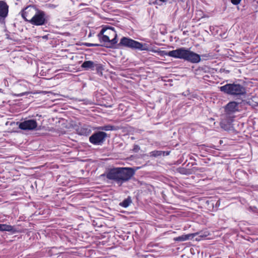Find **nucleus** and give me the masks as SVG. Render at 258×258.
Instances as JSON below:
<instances>
[{
	"instance_id": "nucleus-27",
	"label": "nucleus",
	"mask_w": 258,
	"mask_h": 258,
	"mask_svg": "<svg viewBox=\"0 0 258 258\" xmlns=\"http://www.w3.org/2000/svg\"><path fill=\"white\" fill-rule=\"evenodd\" d=\"M26 94V92L25 93H21V94L17 95V96H23V95H25Z\"/></svg>"
},
{
	"instance_id": "nucleus-16",
	"label": "nucleus",
	"mask_w": 258,
	"mask_h": 258,
	"mask_svg": "<svg viewBox=\"0 0 258 258\" xmlns=\"http://www.w3.org/2000/svg\"><path fill=\"white\" fill-rule=\"evenodd\" d=\"M95 64L94 62L91 60L85 61L81 65V67L86 70L89 69L93 70Z\"/></svg>"
},
{
	"instance_id": "nucleus-14",
	"label": "nucleus",
	"mask_w": 258,
	"mask_h": 258,
	"mask_svg": "<svg viewBox=\"0 0 258 258\" xmlns=\"http://www.w3.org/2000/svg\"><path fill=\"white\" fill-rule=\"evenodd\" d=\"M197 234L198 233L182 235L181 236L174 238V240L176 241H184L188 239L193 238L194 236Z\"/></svg>"
},
{
	"instance_id": "nucleus-10",
	"label": "nucleus",
	"mask_w": 258,
	"mask_h": 258,
	"mask_svg": "<svg viewBox=\"0 0 258 258\" xmlns=\"http://www.w3.org/2000/svg\"><path fill=\"white\" fill-rule=\"evenodd\" d=\"M119 171L120 168L111 169L106 173V177L108 179L114 180L116 183H118Z\"/></svg>"
},
{
	"instance_id": "nucleus-22",
	"label": "nucleus",
	"mask_w": 258,
	"mask_h": 258,
	"mask_svg": "<svg viewBox=\"0 0 258 258\" xmlns=\"http://www.w3.org/2000/svg\"><path fill=\"white\" fill-rule=\"evenodd\" d=\"M231 1L233 4L236 5L240 3L241 0H231Z\"/></svg>"
},
{
	"instance_id": "nucleus-23",
	"label": "nucleus",
	"mask_w": 258,
	"mask_h": 258,
	"mask_svg": "<svg viewBox=\"0 0 258 258\" xmlns=\"http://www.w3.org/2000/svg\"><path fill=\"white\" fill-rule=\"evenodd\" d=\"M157 0H150L149 4L151 5H156Z\"/></svg>"
},
{
	"instance_id": "nucleus-8",
	"label": "nucleus",
	"mask_w": 258,
	"mask_h": 258,
	"mask_svg": "<svg viewBox=\"0 0 258 258\" xmlns=\"http://www.w3.org/2000/svg\"><path fill=\"white\" fill-rule=\"evenodd\" d=\"M37 127V123L34 119H28L20 122L19 127L23 130H35Z\"/></svg>"
},
{
	"instance_id": "nucleus-19",
	"label": "nucleus",
	"mask_w": 258,
	"mask_h": 258,
	"mask_svg": "<svg viewBox=\"0 0 258 258\" xmlns=\"http://www.w3.org/2000/svg\"><path fill=\"white\" fill-rule=\"evenodd\" d=\"M163 152L161 151H153L150 153V156L158 157L161 156Z\"/></svg>"
},
{
	"instance_id": "nucleus-28",
	"label": "nucleus",
	"mask_w": 258,
	"mask_h": 258,
	"mask_svg": "<svg viewBox=\"0 0 258 258\" xmlns=\"http://www.w3.org/2000/svg\"><path fill=\"white\" fill-rule=\"evenodd\" d=\"M257 3L258 4V1H257Z\"/></svg>"
},
{
	"instance_id": "nucleus-1",
	"label": "nucleus",
	"mask_w": 258,
	"mask_h": 258,
	"mask_svg": "<svg viewBox=\"0 0 258 258\" xmlns=\"http://www.w3.org/2000/svg\"><path fill=\"white\" fill-rule=\"evenodd\" d=\"M177 58L183 59L193 63H198L201 61L199 54L184 47L178 48Z\"/></svg>"
},
{
	"instance_id": "nucleus-18",
	"label": "nucleus",
	"mask_w": 258,
	"mask_h": 258,
	"mask_svg": "<svg viewBox=\"0 0 258 258\" xmlns=\"http://www.w3.org/2000/svg\"><path fill=\"white\" fill-rule=\"evenodd\" d=\"M132 203L131 197H128L127 199L124 200L122 202L120 203L119 205L124 208H127Z\"/></svg>"
},
{
	"instance_id": "nucleus-6",
	"label": "nucleus",
	"mask_w": 258,
	"mask_h": 258,
	"mask_svg": "<svg viewBox=\"0 0 258 258\" xmlns=\"http://www.w3.org/2000/svg\"><path fill=\"white\" fill-rule=\"evenodd\" d=\"M29 22L32 25L41 26L47 23V20L45 13L42 11H38L32 19Z\"/></svg>"
},
{
	"instance_id": "nucleus-11",
	"label": "nucleus",
	"mask_w": 258,
	"mask_h": 258,
	"mask_svg": "<svg viewBox=\"0 0 258 258\" xmlns=\"http://www.w3.org/2000/svg\"><path fill=\"white\" fill-rule=\"evenodd\" d=\"M9 11V6L4 1H0V18L5 19Z\"/></svg>"
},
{
	"instance_id": "nucleus-20",
	"label": "nucleus",
	"mask_w": 258,
	"mask_h": 258,
	"mask_svg": "<svg viewBox=\"0 0 258 258\" xmlns=\"http://www.w3.org/2000/svg\"><path fill=\"white\" fill-rule=\"evenodd\" d=\"M168 0H157L156 5L159 6L166 5Z\"/></svg>"
},
{
	"instance_id": "nucleus-13",
	"label": "nucleus",
	"mask_w": 258,
	"mask_h": 258,
	"mask_svg": "<svg viewBox=\"0 0 258 258\" xmlns=\"http://www.w3.org/2000/svg\"><path fill=\"white\" fill-rule=\"evenodd\" d=\"M101 31H105V35H108V37L110 39H112V38H115L116 39H117V34L113 28L104 27L101 29Z\"/></svg>"
},
{
	"instance_id": "nucleus-4",
	"label": "nucleus",
	"mask_w": 258,
	"mask_h": 258,
	"mask_svg": "<svg viewBox=\"0 0 258 258\" xmlns=\"http://www.w3.org/2000/svg\"><path fill=\"white\" fill-rule=\"evenodd\" d=\"M104 31H100L97 35L100 42L102 43L101 44H100V46H103L107 48H113L114 45L117 43V39L115 38L110 39L108 35H105Z\"/></svg>"
},
{
	"instance_id": "nucleus-25",
	"label": "nucleus",
	"mask_w": 258,
	"mask_h": 258,
	"mask_svg": "<svg viewBox=\"0 0 258 258\" xmlns=\"http://www.w3.org/2000/svg\"><path fill=\"white\" fill-rule=\"evenodd\" d=\"M199 237H201V238H204V237H207L209 234H203L202 233H199Z\"/></svg>"
},
{
	"instance_id": "nucleus-21",
	"label": "nucleus",
	"mask_w": 258,
	"mask_h": 258,
	"mask_svg": "<svg viewBox=\"0 0 258 258\" xmlns=\"http://www.w3.org/2000/svg\"><path fill=\"white\" fill-rule=\"evenodd\" d=\"M113 128V127L111 125H106V126L102 127V128H101V129L102 130H104V131H106L112 130Z\"/></svg>"
},
{
	"instance_id": "nucleus-26",
	"label": "nucleus",
	"mask_w": 258,
	"mask_h": 258,
	"mask_svg": "<svg viewBox=\"0 0 258 258\" xmlns=\"http://www.w3.org/2000/svg\"><path fill=\"white\" fill-rule=\"evenodd\" d=\"M139 149H140V147H139V146H138V145L135 146L134 150L137 151L138 150H139Z\"/></svg>"
},
{
	"instance_id": "nucleus-7",
	"label": "nucleus",
	"mask_w": 258,
	"mask_h": 258,
	"mask_svg": "<svg viewBox=\"0 0 258 258\" xmlns=\"http://www.w3.org/2000/svg\"><path fill=\"white\" fill-rule=\"evenodd\" d=\"M107 134L103 132H98L94 133L89 138L91 143L95 145H100L104 142Z\"/></svg>"
},
{
	"instance_id": "nucleus-2",
	"label": "nucleus",
	"mask_w": 258,
	"mask_h": 258,
	"mask_svg": "<svg viewBox=\"0 0 258 258\" xmlns=\"http://www.w3.org/2000/svg\"><path fill=\"white\" fill-rule=\"evenodd\" d=\"M221 91L231 95H241L245 93V88L237 84H227L220 87Z\"/></svg>"
},
{
	"instance_id": "nucleus-5",
	"label": "nucleus",
	"mask_w": 258,
	"mask_h": 258,
	"mask_svg": "<svg viewBox=\"0 0 258 258\" xmlns=\"http://www.w3.org/2000/svg\"><path fill=\"white\" fill-rule=\"evenodd\" d=\"M134 174L135 171L132 168H120L118 183L121 184L128 180Z\"/></svg>"
},
{
	"instance_id": "nucleus-24",
	"label": "nucleus",
	"mask_w": 258,
	"mask_h": 258,
	"mask_svg": "<svg viewBox=\"0 0 258 258\" xmlns=\"http://www.w3.org/2000/svg\"><path fill=\"white\" fill-rule=\"evenodd\" d=\"M88 46H100V44H93V43H88L87 44Z\"/></svg>"
},
{
	"instance_id": "nucleus-15",
	"label": "nucleus",
	"mask_w": 258,
	"mask_h": 258,
	"mask_svg": "<svg viewBox=\"0 0 258 258\" xmlns=\"http://www.w3.org/2000/svg\"><path fill=\"white\" fill-rule=\"evenodd\" d=\"M0 231H8L15 233L17 232L14 226L10 225L0 224Z\"/></svg>"
},
{
	"instance_id": "nucleus-17",
	"label": "nucleus",
	"mask_w": 258,
	"mask_h": 258,
	"mask_svg": "<svg viewBox=\"0 0 258 258\" xmlns=\"http://www.w3.org/2000/svg\"><path fill=\"white\" fill-rule=\"evenodd\" d=\"M177 52L178 49L169 51H162L161 54L162 55H167L170 57H172L177 58Z\"/></svg>"
},
{
	"instance_id": "nucleus-3",
	"label": "nucleus",
	"mask_w": 258,
	"mask_h": 258,
	"mask_svg": "<svg viewBox=\"0 0 258 258\" xmlns=\"http://www.w3.org/2000/svg\"><path fill=\"white\" fill-rule=\"evenodd\" d=\"M118 45L127 47L131 48L138 49L141 50H148V47L146 44H143L139 42L125 37H123L121 39Z\"/></svg>"
},
{
	"instance_id": "nucleus-12",
	"label": "nucleus",
	"mask_w": 258,
	"mask_h": 258,
	"mask_svg": "<svg viewBox=\"0 0 258 258\" xmlns=\"http://www.w3.org/2000/svg\"><path fill=\"white\" fill-rule=\"evenodd\" d=\"M238 103L235 101H232L227 104L225 107V111L228 113H233L238 111Z\"/></svg>"
},
{
	"instance_id": "nucleus-9",
	"label": "nucleus",
	"mask_w": 258,
	"mask_h": 258,
	"mask_svg": "<svg viewBox=\"0 0 258 258\" xmlns=\"http://www.w3.org/2000/svg\"><path fill=\"white\" fill-rule=\"evenodd\" d=\"M37 11L38 10L33 6H29L23 10L22 16L26 21L29 22V20L32 19Z\"/></svg>"
}]
</instances>
